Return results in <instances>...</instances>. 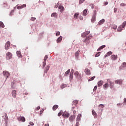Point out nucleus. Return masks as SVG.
<instances>
[{"label":"nucleus","instance_id":"c756f323","mask_svg":"<svg viewBox=\"0 0 126 126\" xmlns=\"http://www.w3.org/2000/svg\"><path fill=\"white\" fill-rule=\"evenodd\" d=\"M49 69H50V67H49V66H47L46 67L45 70H44V73H47V72H48V70H49Z\"/></svg>","mask_w":126,"mask_h":126},{"label":"nucleus","instance_id":"864d4df0","mask_svg":"<svg viewBox=\"0 0 126 126\" xmlns=\"http://www.w3.org/2000/svg\"><path fill=\"white\" fill-rule=\"evenodd\" d=\"M30 125H31V126H34L35 124H34V123H33L32 122H30Z\"/></svg>","mask_w":126,"mask_h":126},{"label":"nucleus","instance_id":"4c0bfd02","mask_svg":"<svg viewBox=\"0 0 126 126\" xmlns=\"http://www.w3.org/2000/svg\"><path fill=\"white\" fill-rule=\"evenodd\" d=\"M85 1V0H79V4H81V3H83Z\"/></svg>","mask_w":126,"mask_h":126},{"label":"nucleus","instance_id":"4d7b16f0","mask_svg":"<svg viewBox=\"0 0 126 126\" xmlns=\"http://www.w3.org/2000/svg\"><path fill=\"white\" fill-rule=\"evenodd\" d=\"M41 107H40V106H38L36 108V111H39V110H40Z\"/></svg>","mask_w":126,"mask_h":126},{"label":"nucleus","instance_id":"f8f14e48","mask_svg":"<svg viewBox=\"0 0 126 126\" xmlns=\"http://www.w3.org/2000/svg\"><path fill=\"white\" fill-rule=\"evenodd\" d=\"M18 121H22V122H25V118L24 117L20 116L18 118Z\"/></svg>","mask_w":126,"mask_h":126},{"label":"nucleus","instance_id":"680f3d73","mask_svg":"<svg viewBox=\"0 0 126 126\" xmlns=\"http://www.w3.org/2000/svg\"><path fill=\"white\" fill-rule=\"evenodd\" d=\"M61 115H62V112H59V113L58 114V117H60V116H61Z\"/></svg>","mask_w":126,"mask_h":126},{"label":"nucleus","instance_id":"473e14b6","mask_svg":"<svg viewBox=\"0 0 126 126\" xmlns=\"http://www.w3.org/2000/svg\"><path fill=\"white\" fill-rule=\"evenodd\" d=\"M66 87V85L64 84H63L61 85V88L62 89H63V88Z\"/></svg>","mask_w":126,"mask_h":126},{"label":"nucleus","instance_id":"a878e982","mask_svg":"<svg viewBox=\"0 0 126 126\" xmlns=\"http://www.w3.org/2000/svg\"><path fill=\"white\" fill-rule=\"evenodd\" d=\"M81 119V114H78L77 117L76 121H80Z\"/></svg>","mask_w":126,"mask_h":126},{"label":"nucleus","instance_id":"3c124183","mask_svg":"<svg viewBox=\"0 0 126 126\" xmlns=\"http://www.w3.org/2000/svg\"><path fill=\"white\" fill-rule=\"evenodd\" d=\"M123 67H126V62L123 63Z\"/></svg>","mask_w":126,"mask_h":126},{"label":"nucleus","instance_id":"2f4dec72","mask_svg":"<svg viewBox=\"0 0 126 126\" xmlns=\"http://www.w3.org/2000/svg\"><path fill=\"white\" fill-rule=\"evenodd\" d=\"M92 115H93V116H94V117H96V116H97V113L95 111H92Z\"/></svg>","mask_w":126,"mask_h":126},{"label":"nucleus","instance_id":"5fc2aeb1","mask_svg":"<svg viewBox=\"0 0 126 126\" xmlns=\"http://www.w3.org/2000/svg\"><path fill=\"white\" fill-rule=\"evenodd\" d=\"M56 36H60V32L58 31L56 33Z\"/></svg>","mask_w":126,"mask_h":126},{"label":"nucleus","instance_id":"b1692460","mask_svg":"<svg viewBox=\"0 0 126 126\" xmlns=\"http://www.w3.org/2000/svg\"><path fill=\"white\" fill-rule=\"evenodd\" d=\"M78 15H79V13H75V14L74 15V18L75 19H77V18L78 17Z\"/></svg>","mask_w":126,"mask_h":126},{"label":"nucleus","instance_id":"0eeeda50","mask_svg":"<svg viewBox=\"0 0 126 126\" xmlns=\"http://www.w3.org/2000/svg\"><path fill=\"white\" fill-rule=\"evenodd\" d=\"M111 59L112 61H116L118 59V55H112L111 56Z\"/></svg>","mask_w":126,"mask_h":126},{"label":"nucleus","instance_id":"f704fd0d","mask_svg":"<svg viewBox=\"0 0 126 126\" xmlns=\"http://www.w3.org/2000/svg\"><path fill=\"white\" fill-rule=\"evenodd\" d=\"M0 26H1V27H2L3 28H4V24H3V22L1 21L0 22Z\"/></svg>","mask_w":126,"mask_h":126},{"label":"nucleus","instance_id":"9d476101","mask_svg":"<svg viewBox=\"0 0 126 126\" xmlns=\"http://www.w3.org/2000/svg\"><path fill=\"white\" fill-rule=\"evenodd\" d=\"M123 83V80H116L115 81V84H119L121 85Z\"/></svg>","mask_w":126,"mask_h":126},{"label":"nucleus","instance_id":"39448f33","mask_svg":"<svg viewBox=\"0 0 126 126\" xmlns=\"http://www.w3.org/2000/svg\"><path fill=\"white\" fill-rule=\"evenodd\" d=\"M59 9H60V12H63V11H64V7L62 5H60L58 7Z\"/></svg>","mask_w":126,"mask_h":126},{"label":"nucleus","instance_id":"bf43d9fd","mask_svg":"<svg viewBox=\"0 0 126 126\" xmlns=\"http://www.w3.org/2000/svg\"><path fill=\"white\" fill-rule=\"evenodd\" d=\"M87 40H89V39H88V37H87V38H86V39L83 41V42H84V43H86V41H87Z\"/></svg>","mask_w":126,"mask_h":126},{"label":"nucleus","instance_id":"603ef678","mask_svg":"<svg viewBox=\"0 0 126 126\" xmlns=\"http://www.w3.org/2000/svg\"><path fill=\"white\" fill-rule=\"evenodd\" d=\"M120 6H126V4L122 3L120 4Z\"/></svg>","mask_w":126,"mask_h":126},{"label":"nucleus","instance_id":"c03bdc74","mask_svg":"<svg viewBox=\"0 0 126 126\" xmlns=\"http://www.w3.org/2000/svg\"><path fill=\"white\" fill-rule=\"evenodd\" d=\"M101 54V52H98L95 55V58H97V57H99Z\"/></svg>","mask_w":126,"mask_h":126},{"label":"nucleus","instance_id":"7c9ffc66","mask_svg":"<svg viewBox=\"0 0 126 126\" xmlns=\"http://www.w3.org/2000/svg\"><path fill=\"white\" fill-rule=\"evenodd\" d=\"M49 69H50V67H49V66H47L46 67L45 70H44V73H47V72H48V70H49Z\"/></svg>","mask_w":126,"mask_h":126},{"label":"nucleus","instance_id":"5701e85b","mask_svg":"<svg viewBox=\"0 0 126 126\" xmlns=\"http://www.w3.org/2000/svg\"><path fill=\"white\" fill-rule=\"evenodd\" d=\"M51 17H58V14L57 13H53L51 15Z\"/></svg>","mask_w":126,"mask_h":126},{"label":"nucleus","instance_id":"774afa93","mask_svg":"<svg viewBox=\"0 0 126 126\" xmlns=\"http://www.w3.org/2000/svg\"><path fill=\"white\" fill-rule=\"evenodd\" d=\"M44 126H49V124H46Z\"/></svg>","mask_w":126,"mask_h":126},{"label":"nucleus","instance_id":"c9c22d12","mask_svg":"<svg viewBox=\"0 0 126 126\" xmlns=\"http://www.w3.org/2000/svg\"><path fill=\"white\" fill-rule=\"evenodd\" d=\"M74 75H75L76 77H78L79 76V73H78V71H76L74 73Z\"/></svg>","mask_w":126,"mask_h":126},{"label":"nucleus","instance_id":"393cba45","mask_svg":"<svg viewBox=\"0 0 126 126\" xmlns=\"http://www.w3.org/2000/svg\"><path fill=\"white\" fill-rule=\"evenodd\" d=\"M98 108H99V110H103V109H104V105L100 104L98 106Z\"/></svg>","mask_w":126,"mask_h":126},{"label":"nucleus","instance_id":"58836bf2","mask_svg":"<svg viewBox=\"0 0 126 126\" xmlns=\"http://www.w3.org/2000/svg\"><path fill=\"white\" fill-rule=\"evenodd\" d=\"M97 88H98V87H97V86H95L94 88V89H93V91L94 92H95V91H96V90H97Z\"/></svg>","mask_w":126,"mask_h":126},{"label":"nucleus","instance_id":"69168bd1","mask_svg":"<svg viewBox=\"0 0 126 126\" xmlns=\"http://www.w3.org/2000/svg\"><path fill=\"white\" fill-rule=\"evenodd\" d=\"M79 122H76V126H79Z\"/></svg>","mask_w":126,"mask_h":126},{"label":"nucleus","instance_id":"ea45409f","mask_svg":"<svg viewBox=\"0 0 126 126\" xmlns=\"http://www.w3.org/2000/svg\"><path fill=\"white\" fill-rule=\"evenodd\" d=\"M70 79H73V73H70Z\"/></svg>","mask_w":126,"mask_h":126},{"label":"nucleus","instance_id":"423d86ee","mask_svg":"<svg viewBox=\"0 0 126 126\" xmlns=\"http://www.w3.org/2000/svg\"><path fill=\"white\" fill-rule=\"evenodd\" d=\"M9 47H10V42L8 41L5 45V50H8L9 49Z\"/></svg>","mask_w":126,"mask_h":126},{"label":"nucleus","instance_id":"6ab92c4d","mask_svg":"<svg viewBox=\"0 0 126 126\" xmlns=\"http://www.w3.org/2000/svg\"><path fill=\"white\" fill-rule=\"evenodd\" d=\"M63 39V37L62 36H60L57 40V43H60V42L62 41V40Z\"/></svg>","mask_w":126,"mask_h":126},{"label":"nucleus","instance_id":"f257e3e1","mask_svg":"<svg viewBox=\"0 0 126 126\" xmlns=\"http://www.w3.org/2000/svg\"><path fill=\"white\" fill-rule=\"evenodd\" d=\"M97 15V11L95 10L94 12V14L92 16V19H91V22H94V21H96V16Z\"/></svg>","mask_w":126,"mask_h":126},{"label":"nucleus","instance_id":"f3484780","mask_svg":"<svg viewBox=\"0 0 126 126\" xmlns=\"http://www.w3.org/2000/svg\"><path fill=\"white\" fill-rule=\"evenodd\" d=\"M16 54L19 58H22V55H21V52H20V51H17Z\"/></svg>","mask_w":126,"mask_h":126},{"label":"nucleus","instance_id":"ddd939ff","mask_svg":"<svg viewBox=\"0 0 126 126\" xmlns=\"http://www.w3.org/2000/svg\"><path fill=\"white\" fill-rule=\"evenodd\" d=\"M103 84H104V81H103V80L99 81L97 83V85H98V87L102 86V85H103Z\"/></svg>","mask_w":126,"mask_h":126},{"label":"nucleus","instance_id":"72a5a7b5","mask_svg":"<svg viewBox=\"0 0 126 126\" xmlns=\"http://www.w3.org/2000/svg\"><path fill=\"white\" fill-rule=\"evenodd\" d=\"M95 78H96V76H94L89 79L88 81H92V80H94Z\"/></svg>","mask_w":126,"mask_h":126},{"label":"nucleus","instance_id":"0e129e2a","mask_svg":"<svg viewBox=\"0 0 126 126\" xmlns=\"http://www.w3.org/2000/svg\"><path fill=\"white\" fill-rule=\"evenodd\" d=\"M104 5H108V2H105Z\"/></svg>","mask_w":126,"mask_h":126},{"label":"nucleus","instance_id":"f03ea898","mask_svg":"<svg viewBox=\"0 0 126 126\" xmlns=\"http://www.w3.org/2000/svg\"><path fill=\"white\" fill-rule=\"evenodd\" d=\"M11 58H12V53L8 52L6 53V59L7 60H10V59H11Z\"/></svg>","mask_w":126,"mask_h":126},{"label":"nucleus","instance_id":"e2e57ef3","mask_svg":"<svg viewBox=\"0 0 126 126\" xmlns=\"http://www.w3.org/2000/svg\"><path fill=\"white\" fill-rule=\"evenodd\" d=\"M28 94V93L27 92H25L24 93V95H27Z\"/></svg>","mask_w":126,"mask_h":126},{"label":"nucleus","instance_id":"de8ad7c7","mask_svg":"<svg viewBox=\"0 0 126 126\" xmlns=\"http://www.w3.org/2000/svg\"><path fill=\"white\" fill-rule=\"evenodd\" d=\"M36 19L35 17H32L31 18L30 20H32V21H35V20Z\"/></svg>","mask_w":126,"mask_h":126},{"label":"nucleus","instance_id":"338daca9","mask_svg":"<svg viewBox=\"0 0 126 126\" xmlns=\"http://www.w3.org/2000/svg\"><path fill=\"white\" fill-rule=\"evenodd\" d=\"M124 103H126V98L124 99Z\"/></svg>","mask_w":126,"mask_h":126},{"label":"nucleus","instance_id":"6e6552de","mask_svg":"<svg viewBox=\"0 0 126 126\" xmlns=\"http://www.w3.org/2000/svg\"><path fill=\"white\" fill-rule=\"evenodd\" d=\"M3 74L4 76H5L6 77V78H7L10 75L9 72L6 71H4L3 72Z\"/></svg>","mask_w":126,"mask_h":126},{"label":"nucleus","instance_id":"6e6d98bb","mask_svg":"<svg viewBox=\"0 0 126 126\" xmlns=\"http://www.w3.org/2000/svg\"><path fill=\"white\" fill-rule=\"evenodd\" d=\"M17 9H22V8H21V6H17Z\"/></svg>","mask_w":126,"mask_h":126},{"label":"nucleus","instance_id":"a19ab883","mask_svg":"<svg viewBox=\"0 0 126 126\" xmlns=\"http://www.w3.org/2000/svg\"><path fill=\"white\" fill-rule=\"evenodd\" d=\"M90 6H91V8H92V9H93V8H94L95 7V5H94L93 4H90Z\"/></svg>","mask_w":126,"mask_h":126},{"label":"nucleus","instance_id":"79ce46f5","mask_svg":"<svg viewBox=\"0 0 126 126\" xmlns=\"http://www.w3.org/2000/svg\"><path fill=\"white\" fill-rule=\"evenodd\" d=\"M126 21H124L123 23V24H122V26L123 28H125V26H126Z\"/></svg>","mask_w":126,"mask_h":126},{"label":"nucleus","instance_id":"09e8293b","mask_svg":"<svg viewBox=\"0 0 126 126\" xmlns=\"http://www.w3.org/2000/svg\"><path fill=\"white\" fill-rule=\"evenodd\" d=\"M21 8H24V7H26V4H23L21 6Z\"/></svg>","mask_w":126,"mask_h":126},{"label":"nucleus","instance_id":"052dcab7","mask_svg":"<svg viewBox=\"0 0 126 126\" xmlns=\"http://www.w3.org/2000/svg\"><path fill=\"white\" fill-rule=\"evenodd\" d=\"M118 10V9H117L116 8H115L114 9V12H117V11Z\"/></svg>","mask_w":126,"mask_h":126},{"label":"nucleus","instance_id":"e433bc0d","mask_svg":"<svg viewBox=\"0 0 126 126\" xmlns=\"http://www.w3.org/2000/svg\"><path fill=\"white\" fill-rule=\"evenodd\" d=\"M109 85L110 86V88H113L114 87V82H111L110 84Z\"/></svg>","mask_w":126,"mask_h":126},{"label":"nucleus","instance_id":"9b49d317","mask_svg":"<svg viewBox=\"0 0 126 126\" xmlns=\"http://www.w3.org/2000/svg\"><path fill=\"white\" fill-rule=\"evenodd\" d=\"M12 95L14 98H16V90L12 91Z\"/></svg>","mask_w":126,"mask_h":126},{"label":"nucleus","instance_id":"a18cd8bd","mask_svg":"<svg viewBox=\"0 0 126 126\" xmlns=\"http://www.w3.org/2000/svg\"><path fill=\"white\" fill-rule=\"evenodd\" d=\"M70 72V69L68 70L65 73V75H67Z\"/></svg>","mask_w":126,"mask_h":126},{"label":"nucleus","instance_id":"20e7f679","mask_svg":"<svg viewBox=\"0 0 126 126\" xmlns=\"http://www.w3.org/2000/svg\"><path fill=\"white\" fill-rule=\"evenodd\" d=\"M63 117H64V118H68L69 117L70 114L67 112L65 111L62 114Z\"/></svg>","mask_w":126,"mask_h":126},{"label":"nucleus","instance_id":"4468645a","mask_svg":"<svg viewBox=\"0 0 126 126\" xmlns=\"http://www.w3.org/2000/svg\"><path fill=\"white\" fill-rule=\"evenodd\" d=\"M103 87L105 90L108 89L109 88V84L108 83H105L104 85H103Z\"/></svg>","mask_w":126,"mask_h":126},{"label":"nucleus","instance_id":"37998d69","mask_svg":"<svg viewBox=\"0 0 126 126\" xmlns=\"http://www.w3.org/2000/svg\"><path fill=\"white\" fill-rule=\"evenodd\" d=\"M79 55V51H78L75 53V57H77Z\"/></svg>","mask_w":126,"mask_h":126},{"label":"nucleus","instance_id":"cd10ccee","mask_svg":"<svg viewBox=\"0 0 126 126\" xmlns=\"http://www.w3.org/2000/svg\"><path fill=\"white\" fill-rule=\"evenodd\" d=\"M57 108H59V106H58V105H55L54 106H53V111H56Z\"/></svg>","mask_w":126,"mask_h":126},{"label":"nucleus","instance_id":"7ed1b4c3","mask_svg":"<svg viewBox=\"0 0 126 126\" xmlns=\"http://www.w3.org/2000/svg\"><path fill=\"white\" fill-rule=\"evenodd\" d=\"M90 33V31H86L83 33L82 34L81 36L83 38H84V37H86L88 35H89Z\"/></svg>","mask_w":126,"mask_h":126},{"label":"nucleus","instance_id":"49530a36","mask_svg":"<svg viewBox=\"0 0 126 126\" xmlns=\"http://www.w3.org/2000/svg\"><path fill=\"white\" fill-rule=\"evenodd\" d=\"M112 28H113V29H117V25H112Z\"/></svg>","mask_w":126,"mask_h":126},{"label":"nucleus","instance_id":"c85d7f7f","mask_svg":"<svg viewBox=\"0 0 126 126\" xmlns=\"http://www.w3.org/2000/svg\"><path fill=\"white\" fill-rule=\"evenodd\" d=\"M77 104H78V101L74 100L73 101V105H74V106H76V105H77Z\"/></svg>","mask_w":126,"mask_h":126},{"label":"nucleus","instance_id":"412c9836","mask_svg":"<svg viewBox=\"0 0 126 126\" xmlns=\"http://www.w3.org/2000/svg\"><path fill=\"white\" fill-rule=\"evenodd\" d=\"M104 48H106V45H102V46H100V47L97 49V51H101V50H103V49H104Z\"/></svg>","mask_w":126,"mask_h":126},{"label":"nucleus","instance_id":"bb28decb","mask_svg":"<svg viewBox=\"0 0 126 126\" xmlns=\"http://www.w3.org/2000/svg\"><path fill=\"white\" fill-rule=\"evenodd\" d=\"M87 9H86L84 10L83 15H84L85 16L87 15Z\"/></svg>","mask_w":126,"mask_h":126},{"label":"nucleus","instance_id":"a211bd4d","mask_svg":"<svg viewBox=\"0 0 126 126\" xmlns=\"http://www.w3.org/2000/svg\"><path fill=\"white\" fill-rule=\"evenodd\" d=\"M85 72L86 73V74H87V75H90V70H89V69H86L85 70Z\"/></svg>","mask_w":126,"mask_h":126},{"label":"nucleus","instance_id":"8fccbe9b","mask_svg":"<svg viewBox=\"0 0 126 126\" xmlns=\"http://www.w3.org/2000/svg\"><path fill=\"white\" fill-rule=\"evenodd\" d=\"M107 81H108V83H109V84L112 82V81H111V80L110 79H107Z\"/></svg>","mask_w":126,"mask_h":126},{"label":"nucleus","instance_id":"13d9d810","mask_svg":"<svg viewBox=\"0 0 126 126\" xmlns=\"http://www.w3.org/2000/svg\"><path fill=\"white\" fill-rule=\"evenodd\" d=\"M79 18H80V20H83V17H82V16H80L79 17Z\"/></svg>","mask_w":126,"mask_h":126},{"label":"nucleus","instance_id":"aec40b11","mask_svg":"<svg viewBox=\"0 0 126 126\" xmlns=\"http://www.w3.org/2000/svg\"><path fill=\"white\" fill-rule=\"evenodd\" d=\"M123 28H124V27H123L122 25H120L117 29V31L119 32H121L122 30H123Z\"/></svg>","mask_w":126,"mask_h":126},{"label":"nucleus","instance_id":"dca6fc26","mask_svg":"<svg viewBox=\"0 0 126 126\" xmlns=\"http://www.w3.org/2000/svg\"><path fill=\"white\" fill-rule=\"evenodd\" d=\"M112 53L111 51H109V52H107V54L105 55L104 58H107V57H109V56H111V55H112Z\"/></svg>","mask_w":126,"mask_h":126},{"label":"nucleus","instance_id":"4be33fe9","mask_svg":"<svg viewBox=\"0 0 126 126\" xmlns=\"http://www.w3.org/2000/svg\"><path fill=\"white\" fill-rule=\"evenodd\" d=\"M104 22H105V19H103L98 22V24H99V25H102Z\"/></svg>","mask_w":126,"mask_h":126},{"label":"nucleus","instance_id":"1a4fd4ad","mask_svg":"<svg viewBox=\"0 0 126 126\" xmlns=\"http://www.w3.org/2000/svg\"><path fill=\"white\" fill-rule=\"evenodd\" d=\"M48 59V55H46L44 60H43V67H44V66H46V61H47V60Z\"/></svg>","mask_w":126,"mask_h":126},{"label":"nucleus","instance_id":"2eb2a0df","mask_svg":"<svg viewBox=\"0 0 126 126\" xmlns=\"http://www.w3.org/2000/svg\"><path fill=\"white\" fill-rule=\"evenodd\" d=\"M74 120H75V116L74 115L71 116L69 118L70 122H73Z\"/></svg>","mask_w":126,"mask_h":126}]
</instances>
